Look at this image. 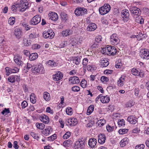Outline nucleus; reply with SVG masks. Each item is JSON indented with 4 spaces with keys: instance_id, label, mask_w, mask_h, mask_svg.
<instances>
[{
    "instance_id": "nucleus-6",
    "label": "nucleus",
    "mask_w": 149,
    "mask_h": 149,
    "mask_svg": "<svg viewBox=\"0 0 149 149\" xmlns=\"http://www.w3.org/2000/svg\"><path fill=\"white\" fill-rule=\"evenodd\" d=\"M132 74L134 76H137L140 77H143L144 74L141 70L138 69L133 68L131 70Z\"/></svg>"
},
{
    "instance_id": "nucleus-21",
    "label": "nucleus",
    "mask_w": 149,
    "mask_h": 149,
    "mask_svg": "<svg viewBox=\"0 0 149 149\" xmlns=\"http://www.w3.org/2000/svg\"><path fill=\"white\" fill-rule=\"evenodd\" d=\"M119 13L118 8L114 5L113 11H112V16L116 18L118 17Z\"/></svg>"
},
{
    "instance_id": "nucleus-54",
    "label": "nucleus",
    "mask_w": 149,
    "mask_h": 149,
    "mask_svg": "<svg viewBox=\"0 0 149 149\" xmlns=\"http://www.w3.org/2000/svg\"><path fill=\"white\" fill-rule=\"evenodd\" d=\"M102 38L101 36H97L95 38V41L97 43H99L102 41Z\"/></svg>"
},
{
    "instance_id": "nucleus-41",
    "label": "nucleus",
    "mask_w": 149,
    "mask_h": 149,
    "mask_svg": "<svg viewBox=\"0 0 149 149\" xmlns=\"http://www.w3.org/2000/svg\"><path fill=\"white\" fill-rule=\"evenodd\" d=\"M66 112L68 115L71 116L73 113V110L71 107H68L66 109Z\"/></svg>"
},
{
    "instance_id": "nucleus-31",
    "label": "nucleus",
    "mask_w": 149,
    "mask_h": 149,
    "mask_svg": "<svg viewBox=\"0 0 149 149\" xmlns=\"http://www.w3.org/2000/svg\"><path fill=\"white\" fill-rule=\"evenodd\" d=\"M128 139L127 137L123 138L120 141V144L121 147H123L128 143Z\"/></svg>"
},
{
    "instance_id": "nucleus-35",
    "label": "nucleus",
    "mask_w": 149,
    "mask_h": 149,
    "mask_svg": "<svg viewBox=\"0 0 149 149\" xmlns=\"http://www.w3.org/2000/svg\"><path fill=\"white\" fill-rule=\"evenodd\" d=\"M43 97L44 99L47 101H49L51 99L50 94L47 92L44 93Z\"/></svg>"
},
{
    "instance_id": "nucleus-1",
    "label": "nucleus",
    "mask_w": 149,
    "mask_h": 149,
    "mask_svg": "<svg viewBox=\"0 0 149 149\" xmlns=\"http://www.w3.org/2000/svg\"><path fill=\"white\" fill-rule=\"evenodd\" d=\"M17 6H19V10L23 12L28 7L29 3L27 0H20L17 1Z\"/></svg>"
},
{
    "instance_id": "nucleus-27",
    "label": "nucleus",
    "mask_w": 149,
    "mask_h": 149,
    "mask_svg": "<svg viewBox=\"0 0 149 149\" xmlns=\"http://www.w3.org/2000/svg\"><path fill=\"white\" fill-rule=\"evenodd\" d=\"M14 34L17 38L19 39L21 38L22 36V31L19 28L15 29L14 30Z\"/></svg>"
},
{
    "instance_id": "nucleus-53",
    "label": "nucleus",
    "mask_w": 149,
    "mask_h": 149,
    "mask_svg": "<svg viewBox=\"0 0 149 149\" xmlns=\"http://www.w3.org/2000/svg\"><path fill=\"white\" fill-rule=\"evenodd\" d=\"M128 130L127 129H120L119 130V133L120 134H124L128 132Z\"/></svg>"
},
{
    "instance_id": "nucleus-45",
    "label": "nucleus",
    "mask_w": 149,
    "mask_h": 149,
    "mask_svg": "<svg viewBox=\"0 0 149 149\" xmlns=\"http://www.w3.org/2000/svg\"><path fill=\"white\" fill-rule=\"evenodd\" d=\"M80 84L81 87L83 88H85L87 86V82L85 79H82Z\"/></svg>"
},
{
    "instance_id": "nucleus-10",
    "label": "nucleus",
    "mask_w": 149,
    "mask_h": 149,
    "mask_svg": "<svg viewBox=\"0 0 149 149\" xmlns=\"http://www.w3.org/2000/svg\"><path fill=\"white\" fill-rule=\"evenodd\" d=\"M20 79V75H14L10 76L8 78V80L9 82L13 83L15 81H19Z\"/></svg>"
},
{
    "instance_id": "nucleus-2",
    "label": "nucleus",
    "mask_w": 149,
    "mask_h": 149,
    "mask_svg": "<svg viewBox=\"0 0 149 149\" xmlns=\"http://www.w3.org/2000/svg\"><path fill=\"white\" fill-rule=\"evenodd\" d=\"M32 72L34 74H42L44 73L45 70L42 65L39 64L35 67L32 68L31 69Z\"/></svg>"
},
{
    "instance_id": "nucleus-4",
    "label": "nucleus",
    "mask_w": 149,
    "mask_h": 149,
    "mask_svg": "<svg viewBox=\"0 0 149 149\" xmlns=\"http://www.w3.org/2000/svg\"><path fill=\"white\" fill-rule=\"evenodd\" d=\"M74 13L77 16L84 15L87 13V10L85 8H77L74 11Z\"/></svg>"
},
{
    "instance_id": "nucleus-50",
    "label": "nucleus",
    "mask_w": 149,
    "mask_h": 149,
    "mask_svg": "<svg viewBox=\"0 0 149 149\" xmlns=\"http://www.w3.org/2000/svg\"><path fill=\"white\" fill-rule=\"evenodd\" d=\"M61 16L62 19L65 21L68 19L67 15L64 13H61Z\"/></svg>"
},
{
    "instance_id": "nucleus-8",
    "label": "nucleus",
    "mask_w": 149,
    "mask_h": 149,
    "mask_svg": "<svg viewBox=\"0 0 149 149\" xmlns=\"http://www.w3.org/2000/svg\"><path fill=\"white\" fill-rule=\"evenodd\" d=\"M129 16L130 14L128 10L125 9L122 10L121 16L124 22H127L129 20Z\"/></svg>"
},
{
    "instance_id": "nucleus-13",
    "label": "nucleus",
    "mask_w": 149,
    "mask_h": 149,
    "mask_svg": "<svg viewBox=\"0 0 149 149\" xmlns=\"http://www.w3.org/2000/svg\"><path fill=\"white\" fill-rule=\"evenodd\" d=\"M63 77L62 73L59 71H57L56 73L53 75V80L54 81H58L60 80Z\"/></svg>"
},
{
    "instance_id": "nucleus-25",
    "label": "nucleus",
    "mask_w": 149,
    "mask_h": 149,
    "mask_svg": "<svg viewBox=\"0 0 149 149\" xmlns=\"http://www.w3.org/2000/svg\"><path fill=\"white\" fill-rule=\"evenodd\" d=\"M97 143V140L95 138L90 139L88 142V144L91 148H93L95 146Z\"/></svg>"
},
{
    "instance_id": "nucleus-9",
    "label": "nucleus",
    "mask_w": 149,
    "mask_h": 149,
    "mask_svg": "<svg viewBox=\"0 0 149 149\" xmlns=\"http://www.w3.org/2000/svg\"><path fill=\"white\" fill-rule=\"evenodd\" d=\"M41 20V17L37 15L33 17L31 20L30 24L35 25L39 23Z\"/></svg>"
},
{
    "instance_id": "nucleus-51",
    "label": "nucleus",
    "mask_w": 149,
    "mask_h": 149,
    "mask_svg": "<svg viewBox=\"0 0 149 149\" xmlns=\"http://www.w3.org/2000/svg\"><path fill=\"white\" fill-rule=\"evenodd\" d=\"M11 68V73H15L19 72V69L16 67H12Z\"/></svg>"
},
{
    "instance_id": "nucleus-63",
    "label": "nucleus",
    "mask_w": 149,
    "mask_h": 149,
    "mask_svg": "<svg viewBox=\"0 0 149 149\" xmlns=\"http://www.w3.org/2000/svg\"><path fill=\"white\" fill-rule=\"evenodd\" d=\"M6 71V75L9 76L10 74L11 73V68H9L8 67H6L5 68Z\"/></svg>"
},
{
    "instance_id": "nucleus-12",
    "label": "nucleus",
    "mask_w": 149,
    "mask_h": 149,
    "mask_svg": "<svg viewBox=\"0 0 149 149\" xmlns=\"http://www.w3.org/2000/svg\"><path fill=\"white\" fill-rule=\"evenodd\" d=\"M78 123L77 119L74 118L68 120L66 122V124L68 126H74Z\"/></svg>"
},
{
    "instance_id": "nucleus-14",
    "label": "nucleus",
    "mask_w": 149,
    "mask_h": 149,
    "mask_svg": "<svg viewBox=\"0 0 149 149\" xmlns=\"http://www.w3.org/2000/svg\"><path fill=\"white\" fill-rule=\"evenodd\" d=\"M39 118L42 122L45 124H48L50 121L49 117L45 114L40 115L39 116Z\"/></svg>"
},
{
    "instance_id": "nucleus-64",
    "label": "nucleus",
    "mask_w": 149,
    "mask_h": 149,
    "mask_svg": "<svg viewBox=\"0 0 149 149\" xmlns=\"http://www.w3.org/2000/svg\"><path fill=\"white\" fill-rule=\"evenodd\" d=\"M14 61L16 63L19 65H21V61L19 60L18 58L16 57H15L14 58Z\"/></svg>"
},
{
    "instance_id": "nucleus-43",
    "label": "nucleus",
    "mask_w": 149,
    "mask_h": 149,
    "mask_svg": "<svg viewBox=\"0 0 149 149\" xmlns=\"http://www.w3.org/2000/svg\"><path fill=\"white\" fill-rule=\"evenodd\" d=\"M121 61L120 59L118 60L116 62V64L115 66L116 68H121L122 66V64L121 63Z\"/></svg>"
},
{
    "instance_id": "nucleus-7",
    "label": "nucleus",
    "mask_w": 149,
    "mask_h": 149,
    "mask_svg": "<svg viewBox=\"0 0 149 149\" xmlns=\"http://www.w3.org/2000/svg\"><path fill=\"white\" fill-rule=\"evenodd\" d=\"M43 37L45 38L52 39L54 36L55 34L52 30H49L47 32L43 33Z\"/></svg>"
},
{
    "instance_id": "nucleus-37",
    "label": "nucleus",
    "mask_w": 149,
    "mask_h": 149,
    "mask_svg": "<svg viewBox=\"0 0 149 149\" xmlns=\"http://www.w3.org/2000/svg\"><path fill=\"white\" fill-rule=\"evenodd\" d=\"M30 100L31 102L33 104H34L36 102V98L34 93H31L30 96Z\"/></svg>"
},
{
    "instance_id": "nucleus-11",
    "label": "nucleus",
    "mask_w": 149,
    "mask_h": 149,
    "mask_svg": "<svg viewBox=\"0 0 149 149\" xmlns=\"http://www.w3.org/2000/svg\"><path fill=\"white\" fill-rule=\"evenodd\" d=\"M85 142L79 140L77 141H76L75 143L74 147L75 149H82L84 147Z\"/></svg>"
},
{
    "instance_id": "nucleus-33",
    "label": "nucleus",
    "mask_w": 149,
    "mask_h": 149,
    "mask_svg": "<svg viewBox=\"0 0 149 149\" xmlns=\"http://www.w3.org/2000/svg\"><path fill=\"white\" fill-rule=\"evenodd\" d=\"M38 55L36 53H34L31 54L29 56V59L30 61H33L37 58Z\"/></svg>"
},
{
    "instance_id": "nucleus-39",
    "label": "nucleus",
    "mask_w": 149,
    "mask_h": 149,
    "mask_svg": "<svg viewBox=\"0 0 149 149\" xmlns=\"http://www.w3.org/2000/svg\"><path fill=\"white\" fill-rule=\"evenodd\" d=\"M94 109V107L93 105L90 106L87 110V113L88 115H90L93 112Z\"/></svg>"
},
{
    "instance_id": "nucleus-40",
    "label": "nucleus",
    "mask_w": 149,
    "mask_h": 149,
    "mask_svg": "<svg viewBox=\"0 0 149 149\" xmlns=\"http://www.w3.org/2000/svg\"><path fill=\"white\" fill-rule=\"evenodd\" d=\"M136 22L141 24H143L144 22V19L141 16H139L136 17Z\"/></svg>"
},
{
    "instance_id": "nucleus-60",
    "label": "nucleus",
    "mask_w": 149,
    "mask_h": 149,
    "mask_svg": "<svg viewBox=\"0 0 149 149\" xmlns=\"http://www.w3.org/2000/svg\"><path fill=\"white\" fill-rule=\"evenodd\" d=\"M70 135V132H67L65 134L63 135V138L64 139H67L68 138Z\"/></svg>"
},
{
    "instance_id": "nucleus-19",
    "label": "nucleus",
    "mask_w": 149,
    "mask_h": 149,
    "mask_svg": "<svg viewBox=\"0 0 149 149\" xmlns=\"http://www.w3.org/2000/svg\"><path fill=\"white\" fill-rule=\"evenodd\" d=\"M137 119L134 116L130 115L127 118V120L130 123L135 124L137 122Z\"/></svg>"
},
{
    "instance_id": "nucleus-44",
    "label": "nucleus",
    "mask_w": 149,
    "mask_h": 149,
    "mask_svg": "<svg viewBox=\"0 0 149 149\" xmlns=\"http://www.w3.org/2000/svg\"><path fill=\"white\" fill-rule=\"evenodd\" d=\"M71 144V141L70 140H68L63 142V145L65 147H67L69 146Z\"/></svg>"
},
{
    "instance_id": "nucleus-18",
    "label": "nucleus",
    "mask_w": 149,
    "mask_h": 149,
    "mask_svg": "<svg viewBox=\"0 0 149 149\" xmlns=\"http://www.w3.org/2000/svg\"><path fill=\"white\" fill-rule=\"evenodd\" d=\"M99 63L100 66L101 68L106 67L109 64V61L105 58L102 59L100 61Z\"/></svg>"
},
{
    "instance_id": "nucleus-16",
    "label": "nucleus",
    "mask_w": 149,
    "mask_h": 149,
    "mask_svg": "<svg viewBox=\"0 0 149 149\" xmlns=\"http://www.w3.org/2000/svg\"><path fill=\"white\" fill-rule=\"evenodd\" d=\"M69 82L70 84H79L80 81L79 78L77 77L73 76L70 77L69 79Z\"/></svg>"
},
{
    "instance_id": "nucleus-42",
    "label": "nucleus",
    "mask_w": 149,
    "mask_h": 149,
    "mask_svg": "<svg viewBox=\"0 0 149 149\" xmlns=\"http://www.w3.org/2000/svg\"><path fill=\"white\" fill-rule=\"evenodd\" d=\"M15 22V18L14 17H10L8 20V23L10 25H13Z\"/></svg>"
},
{
    "instance_id": "nucleus-26",
    "label": "nucleus",
    "mask_w": 149,
    "mask_h": 149,
    "mask_svg": "<svg viewBox=\"0 0 149 149\" xmlns=\"http://www.w3.org/2000/svg\"><path fill=\"white\" fill-rule=\"evenodd\" d=\"M97 27V26L95 23H92L88 25L86 29L88 31H92L95 30Z\"/></svg>"
},
{
    "instance_id": "nucleus-52",
    "label": "nucleus",
    "mask_w": 149,
    "mask_h": 149,
    "mask_svg": "<svg viewBox=\"0 0 149 149\" xmlns=\"http://www.w3.org/2000/svg\"><path fill=\"white\" fill-rule=\"evenodd\" d=\"M88 62V59L86 58H85L83 59L82 64L83 65L84 68H86V66L87 65Z\"/></svg>"
},
{
    "instance_id": "nucleus-28",
    "label": "nucleus",
    "mask_w": 149,
    "mask_h": 149,
    "mask_svg": "<svg viewBox=\"0 0 149 149\" xmlns=\"http://www.w3.org/2000/svg\"><path fill=\"white\" fill-rule=\"evenodd\" d=\"M119 42V40L116 34H112V45H116Z\"/></svg>"
},
{
    "instance_id": "nucleus-46",
    "label": "nucleus",
    "mask_w": 149,
    "mask_h": 149,
    "mask_svg": "<svg viewBox=\"0 0 149 149\" xmlns=\"http://www.w3.org/2000/svg\"><path fill=\"white\" fill-rule=\"evenodd\" d=\"M39 34L33 33H31L29 36V38L30 39H33L37 38L39 37Z\"/></svg>"
},
{
    "instance_id": "nucleus-24",
    "label": "nucleus",
    "mask_w": 149,
    "mask_h": 149,
    "mask_svg": "<svg viewBox=\"0 0 149 149\" xmlns=\"http://www.w3.org/2000/svg\"><path fill=\"white\" fill-rule=\"evenodd\" d=\"M47 65L50 68H54L57 66V63L53 60H49L46 63Z\"/></svg>"
},
{
    "instance_id": "nucleus-49",
    "label": "nucleus",
    "mask_w": 149,
    "mask_h": 149,
    "mask_svg": "<svg viewBox=\"0 0 149 149\" xmlns=\"http://www.w3.org/2000/svg\"><path fill=\"white\" fill-rule=\"evenodd\" d=\"M118 125L119 127L123 126L125 125V121L124 120L121 119L118 122Z\"/></svg>"
},
{
    "instance_id": "nucleus-55",
    "label": "nucleus",
    "mask_w": 149,
    "mask_h": 149,
    "mask_svg": "<svg viewBox=\"0 0 149 149\" xmlns=\"http://www.w3.org/2000/svg\"><path fill=\"white\" fill-rule=\"evenodd\" d=\"M10 112L9 109V108H5L1 112V113L3 115H6Z\"/></svg>"
},
{
    "instance_id": "nucleus-3",
    "label": "nucleus",
    "mask_w": 149,
    "mask_h": 149,
    "mask_svg": "<svg viewBox=\"0 0 149 149\" xmlns=\"http://www.w3.org/2000/svg\"><path fill=\"white\" fill-rule=\"evenodd\" d=\"M111 9L110 5L108 4H105L103 6L99 9V11L100 14L104 15L108 13Z\"/></svg>"
},
{
    "instance_id": "nucleus-61",
    "label": "nucleus",
    "mask_w": 149,
    "mask_h": 149,
    "mask_svg": "<svg viewBox=\"0 0 149 149\" xmlns=\"http://www.w3.org/2000/svg\"><path fill=\"white\" fill-rule=\"evenodd\" d=\"M86 67H87V70L89 71H93L94 69V68L93 65H88Z\"/></svg>"
},
{
    "instance_id": "nucleus-20",
    "label": "nucleus",
    "mask_w": 149,
    "mask_h": 149,
    "mask_svg": "<svg viewBox=\"0 0 149 149\" xmlns=\"http://www.w3.org/2000/svg\"><path fill=\"white\" fill-rule=\"evenodd\" d=\"M48 15L49 17V19L53 21H56L58 19V16L57 14L55 13L51 12Z\"/></svg>"
},
{
    "instance_id": "nucleus-48",
    "label": "nucleus",
    "mask_w": 149,
    "mask_h": 149,
    "mask_svg": "<svg viewBox=\"0 0 149 149\" xmlns=\"http://www.w3.org/2000/svg\"><path fill=\"white\" fill-rule=\"evenodd\" d=\"M134 104V103L132 101H130L127 102L125 104V106L127 108H130Z\"/></svg>"
},
{
    "instance_id": "nucleus-47",
    "label": "nucleus",
    "mask_w": 149,
    "mask_h": 149,
    "mask_svg": "<svg viewBox=\"0 0 149 149\" xmlns=\"http://www.w3.org/2000/svg\"><path fill=\"white\" fill-rule=\"evenodd\" d=\"M71 90L74 92H78L80 91V88L78 86H74L72 87Z\"/></svg>"
},
{
    "instance_id": "nucleus-56",
    "label": "nucleus",
    "mask_w": 149,
    "mask_h": 149,
    "mask_svg": "<svg viewBox=\"0 0 149 149\" xmlns=\"http://www.w3.org/2000/svg\"><path fill=\"white\" fill-rule=\"evenodd\" d=\"M21 25L22 26L24 27L25 28V29L26 31L29 30L30 29V28L29 26L27 24L24 22H22L21 23Z\"/></svg>"
},
{
    "instance_id": "nucleus-59",
    "label": "nucleus",
    "mask_w": 149,
    "mask_h": 149,
    "mask_svg": "<svg viewBox=\"0 0 149 149\" xmlns=\"http://www.w3.org/2000/svg\"><path fill=\"white\" fill-rule=\"evenodd\" d=\"M30 135L32 137H33V138H34L35 139H38L39 138V137L38 135V134L35 133V132H31Z\"/></svg>"
},
{
    "instance_id": "nucleus-38",
    "label": "nucleus",
    "mask_w": 149,
    "mask_h": 149,
    "mask_svg": "<svg viewBox=\"0 0 149 149\" xmlns=\"http://www.w3.org/2000/svg\"><path fill=\"white\" fill-rule=\"evenodd\" d=\"M105 123V120L104 119H101L98 120L97 122V124H98L100 127L103 126Z\"/></svg>"
},
{
    "instance_id": "nucleus-36",
    "label": "nucleus",
    "mask_w": 149,
    "mask_h": 149,
    "mask_svg": "<svg viewBox=\"0 0 149 149\" xmlns=\"http://www.w3.org/2000/svg\"><path fill=\"white\" fill-rule=\"evenodd\" d=\"M36 126L38 129L41 130L44 129L45 127V125L44 124L39 123H36Z\"/></svg>"
},
{
    "instance_id": "nucleus-58",
    "label": "nucleus",
    "mask_w": 149,
    "mask_h": 149,
    "mask_svg": "<svg viewBox=\"0 0 149 149\" xmlns=\"http://www.w3.org/2000/svg\"><path fill=\"white\" fill-rule=\"evenodd\" d=\"M101 80L102 82L106 83L108 81L109 79L107 77L103 76L101 77Z\"/></svg>"
},
{
    "instance_id": "nucleus-32",
    "label": "nucleus",
    "mask_w": 149,
    "mask_h": 149,
    "mask_svg": "<svg viewBox=\"0 0 149 149\" xmlns=\"http://www.w3.org/2000/svg\"><path fill=\"white\" fill-rule=\"evenodd\" d=\"M72 30L67 29L63 31L62 35L64 37H66L72 34Z\"/></svg>"
},
{
    "instance_id": "nucleus-5",
    "label": "nucleus",
    "mask_w": 149,
    "mask_h": 149,
    "mask_svg": "<svg viewBox=\"0 0 149 149\" xmlns=\"http://www.w3.org/2000/svg\"><path fill=\"white\" fill-rule=\"evenodd\" d=\"M130 13L132 16H137L140 14L141 10L139 8L136 7L131 6L130 8Z\"/></svg>"
},
{
    "instance_id": "nucleus-30",
    "label": "nucleus",
    "mask_w": 149,
    "mask_h": 149,
    "mask_svg": "<svg viewBox=\"0 0 149 149\" xmlns=\"http://www.w3.org/2000/svg\"><path fill=\"white\" fill-rule=\"evenodd\" d=\"M125 77L121 76L119 78L117 82V84L118 86H121L123 85L125 83Z\"/></svg>"
},
{
    "instance_id": "nucleus-29",
    "label": "nucleus",
    "mask_w": 149,
    "mask_h": 149,
    "mask_svg": "<svg viewBox=\"0 0 149 149\" xmlns=\"http://www.w3.org/2000/svg\"><path fill=\"white\" fill-rule=\"evenodd\" d=\"M110 100V97L107 95L105 96H101V98L100 99L101 102L103 103H107Z\"/></svg>"
},
{
    "instance_id": "nucleus-15",
    "label": "nucleus",
    "mask_w": 149,
    "mask_h": 149,
    "mask_svg": "<svg viewBox=\"0 0 149 149\" xmlns=\"http://www.w3.org/2000/svg\"><path fill=\"white\" fill-rule=\"evenodd\" d=\"M141 57L143 59L148 60L149 59V50L145 49L141 52Z\"/></svg>"
},
{
    "instance_id": "nucleus-17",
    "label": "nucleus",
    "mask_w": 149,
    "mask_h": 149,
    "mask_svg": "<svg viewBox=\"0 0 149 149\" xmlns=\"http://www.w3.org/2000/svg\"><path fill=\"white\" fill-rule=\"evenodd\" d=\"M53 131V129L50 126H47L46 128L42 132V134L45 136L49 135Z\"/></svg>"
},
{
    "instance_id": "nucleus-57",
    "label": "nucleus",
    "mask_w": 149,
    "mask_h": 149,
    "mask_svg": "<svg viewBox=\"0 0 149 149\" xmlns=\"http://www.w3.org/2000/svg\"><path fill=\"white\" fill-rule=\"evenodd\" d=\"M56 138V135L54 134L51 136L48 137V140L50 141H52L55 139Z\"/></svg>"
},
{
    "instance_id": "nucleus-34",
    "label": "nucleus",
    "mask_w": 149,
    "mask_h": 149,
    "mask_svg": "<svg viewBox=\"0 0 149 149\" xmlns=\"http://www.w3.org/2000/svg\"><path fill=\"white\" fill-rule=\"evenodd\" d=\"M104 49H105V50L106 54H107L108 55H112L111 46H109V45H107L106 47V48L105 47Z\"/></svg>"
},
{
    "instance_id": "nucleus-23",
    "label": "nucleus",
    "mask_w": 149,
    "mask_h": 149,
    "mask_svg": "<svg viewBox=\"0 0 149 149\" xmlns=\"http://www.w3.org/2000/svg\"><path fill=\"white\" fill-rule=\"evenodd\" d=\"M81 58L78 56H72L70 58V60L72 61L76 65L79 64L81 61Z\"/></svg>"
},
{
    "instance_id": "nucleus-62",
    "label": "nucleus",
    "mask_w": 149,
    "mask_h": 149,
    "mask_svg": "<svg viewBox=\"0 0 149 149\" xmlns=\"http://www.w3.org/2000/svg\"><path fill=\"white\" fill-rule=\"evenodd\" d=\"M145 147V145L143 144L137 145L135 147V149H143Z\"/></svg>"
},
{
    "instance_id": "nucleus-22",
    "label": "nucleus",
    "mask_w": 149,
    "mask_h": 149,
    "mask_svg": "<svg viewBox=\"0 0 149 149\" xmlns=\"http://www.w3.org/2000/svg\"><path fill=\"white\" fill-rule=\"evenodd\" d=\"M106 136L104 134H99L98 136V141L99 143L103 144L105 142Z\"/></svg>"
}]
</instances>
